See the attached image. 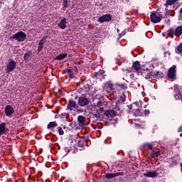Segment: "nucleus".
<instances>
[{
    "mask_svg": "<svg viewBox=\"0 0 182 182\" xmlns=\"http://www.w3.org/2000/svg\"><path fill=\"white\" fill-rule=\"evenodd\" d=\"M68 0H63V6L64 9H65V8H68Z\"/></svg>",
    "mask_w": 182,
    "mask_h": 182,
    "instance_id": "nucleus-27",
    "label": "nucleus"
},
{
    "mask_svg": "<svg viewBox=\"0 0 182 182\" xmlns=\"http://www.w3.org/2000/svg\"><path fill=\"white\" fill-rule=\"evenodd\" d=\"M93 77H96L97 79H99L100 77V75L99 73H95L93 74Z\"/></svg>",
    "mask_w": 182,
    "mask_h": 182,
    "instance_id": "nucleus-32",
    "label": "nucleus"
},
{
    "mask_svg": "<svg viewBox=\"0 0 182 182\" xmlns=\"http://www.w3.org/2000/svg\"><path fill=\"white\" fill-rule=\"evenodd\" d=\"M173 90H174V97L176 100H180L182 99V86L181 85H178L177 84H176L173 86Z\"/></svg>",
    "mask_w": 182,
    "mask_h": 182,
    "instance_id": "nucleus-3",
    "label": "nucleus"
},
{
    "mask_svg": "<svg viewBox=\"0 0 182 182\" xmlns=\"http://www.w3.org/2000/svg\"><path fill=\"white\" fill-rule=\"evenodd\" d=\"M119 103H124V98L123 96H121L119 100L118 101Z\"/></svg>",
    "mask_w": 182,
    "mask_h": 182,
    "instance_id": "nucleus-33",
    "label": "nucleus"
},
{
    "mask_svg": "<svg viewBox=\"0 0 182 182\" xmlns=\"http://www.w3.org/2000/svg\"><path fill=\"white\" fill-rule=\"evenodd\" d=\"M143 176L147 178H156V177L159 176V173L157 171H148L147 173H144Z\"/></svg>",
    "mask_w": 182,
    "mask_h": 182,
    "instance_id": "nucleus-10",
    "label": "nucleus"
},
{
    "mask_svg": "<svg viewBox=\"0 0 182 182\" xmlns=\"http://www.w3.org/2000/svg\"><path fill=\"white\" fill-rule=\"evenodd\" d=\"M123 72H127L129 73L130 72H134L136 73L138 76L143 75V71L141 68H140V63L136 61L133 63L132 68H122Z\"/></svg>",
    "mask_w": 182,
    "mask_h": 182,
    "instance_id": "nucleus-1",
    "label": "nucleus"
},
{
    "mask_svg": "<svg viewBox=\"0 0 182 182\" xmlns=\"http://www.w3.org/2000/svg\"><path fill=\"white\" fill-rule=\"evenodd\" d=\"M40 44L41 45H45L46 43V37H43L41 41H40Z\"/></svg>",
    "mask_w": 182,
    "mask_h": 182,
    "instance_id": "nucleus-28",
    "label": "nucleus"
},
{
    "mask_svg": "<svg viewBox=\"0 0 182 182\" xmlns=\"http://www.w3.org/2000/svg\"><path fill=\"white\" fill-rule=\"evenodd\" d=\"M11 39H15L17 42H23L26 39V33L20 31L11 36Z\"/></svg>",
    "mask_w": 182,
    "mask_h": 182,
    "instance_id": "nucleus-5",
    "label": "nucleus"
},
{
    "mask_svg": "<svg viewBox=\"0 0 182 182\" xmlns=\"http://www.w3.org/2000/svg\"><path fill=\"white\" fill-rule=\"evenodd\" d=\"M163 76V73L160 71H155L153 73L154 79H160Z\"/></svg>",
    "mask_w": 182,
    "mask_h": 182,
    "instance_id": "nucleus-16",
    "label": "nucleus"
},
{
    "mask_svg": "<svg viewBox=\"0 0 182 182\" xmlns=\"http://www.w3.org/2000/svg\"><path fill=\"white\" fill-rule=\"evenodd\" d=\"M6 133V123L2 122L0 124V137L2 134H5Z\"/></svg>",
    "mask_w": 182,
    "mask_h": 182,
    "instance_id": "nucleus-14",
    "label": "nucleus"
},
{
    "mask_svg": "<svg viewBox=\"0 0 182 182\" xmlns=\"http://www.w3.org/2000/svg\"><path fill=\"white\" fill-rule=\"evenodd\" d=\"M155 153H156V156H157V157H158L159 156H160L161 151H156V152H155Z\"/></svg>",
    "mask_w": 182,
    "mask_h": 182,
    "instance_id": "nucleus-37",
    "label": "nucleus"
},
{
    "mask_svg": "<svg viewBox=\"0 0 182 182\" xmlns=\"http://www.w3.org/2000/svg\"><path fill=\"white\" fill-rule=\"evenodd\" d=\"M86 118L82 115L78 116L77 121L80 124H83V123L85 122Z\"/></svg>",
    "mask_w": 182,
    "mask_h": 182,
    "instance_id": "nucleus-22",
    "label": "nucleus"
},
{
    "mask_svg": "<svg viewBox=\"0 0 182 182\" xmlns=\"http://www.w3.org/2000/svg\"><path fill=\"white\" fill-rule=\"evenodd\" d=\"M145 79H154L153 77V73L149 72L146 74Z\"/></svg>",
    "mask_w": 182,
    "mask_h": 182,
    "instance_id": "nucleus-25",
    "label": "nucleus"
},
{
    "mask_svg": "<svg viewBox=\"0 0 182 182\" xmlns=\"http://www.w3.org/2000/svg\"><path fill=\"white\" fill-rule=\"evenodd\" d=\"M29 59V53H26L24 55V60H28Z\"/></svg>",
    "mask_w": 182,
    "mask_h": 182,
    "instance_id": "nucleus-34",
    "label": "nucleus"
},
{
    "mask_svg": "<svg viewBox=\"0 0 182 182\" xmlns=\"http://www.w3.org/2000/svg\"><path fill=\"white\" fill-rule=\"evenodd\" d=\"M145 95H146V94L144 93V92H142V95H143V96H145Z\"/></svg>",
    "mask_w": 182,
    "mask_h": 182,
    "instance_id": "nucleus-44",
    "label": "nucleus"
},
{
    "mask_svg": "<svg viewBox=\"0 0 182 182\" xmlns=\"http://www.w3.org/2000/svg\"><path fill=\"white\" fill-rule=\"evenodd\" d=\"M145 146L149 149V150H151L153 149V144H146Z\"/></svg>",
    "mask_w": 182,
    "mask_h": 182,
    "instance_id": "nucleus-29",
    "label": "nucleus"
},
{
    "mask_svg": "<svg viewBox=\"0 0 182 182\" xmlns=\"http://www.w3.org/2000/svg\"><path fill=\"white\" fill-rule=\"evenodd\" d=\"M116 114H117V112H116V111L114 110H108L105 112V115L107 117H114V116H116Z\"/></svg>",
    "mask_w": 182,
    "mask_h": 182,
    "instance_id": "nucleus-15",
    "label": "nucleus"
},
{
    "mask_svg": "<svg viewBox=\"0 0 182 182\" xmlns=\"http://www.w3.org/2000/svg\"><path fill=\"white\" fill-rule=\"evenodd\" d=\"M16 68V62L14 60H9L6 66V73L14 72Z\"/></svg>",
    "mask_w": 182,
    "mask_h": 182,
    "instance_id": "nucleus-4",
    "label": "nucleus"
},
{
    "mask_svg": "<svg viewBox=\"0 0 182 182\" xmlns=\"http://www.w3.org/2000/svg\"><path fill=\"white\" fill-rule=\"evenodd\" d=\"M150 19L153 23H159L163 19V15L157 11H154L151 13Z\"/></svg>",
    "mask_w": 182,
    "mask_h": 182,
    "instance_id": "nucleus-2",
    "label": "nucleus"
},
{
    "mask_svg": "<svg viewBox=\"0 0 182 182\" xmlns=\"http://www.w3.org/2000/svg\"><path fill=\"white\" fill-rule=\"evenodd\" d=\"M166 53L167 54L168 53H164L165 55H166Z\"/></svg>",
    "mask_w": 182,
    "mask_h": 182,
    "instance_id": "nucleus-47",
    "label": "nucleus"
},
{
    "mask_svg": "<svg viewBox=\"0 0 182 182\" xmlns=\"http://www.w3.org/2000/svg\"><path fill=\"white\" fill-rule=\"evenodd\" d=\"M90 102V101L87 98L85 97H79L77 104L79 105V106H81V107H83L85 106H87Z\"/></svg>",
    "mask_w": 182,
    "mask_h": 182,
    "instance_id": "nucleus-8",
    "label": "nucleus"
},
{
    "mask_svg": "<svg viewBox=\"0 0 182 182\" xmlns=\"http://www.w3.org/2000/svg\"><path fill=\"white\" fill-rule=\"evenodd\" d=\"M133 105H137V104H136V103H134Z\"/></svg>",
    "mask_w": 182,
    "mask_h": 182,
    "instance_id": "nucleus-45",
    "label": "nucleus"
},
{
    "mask_svg": "<svg viewBox=\"0 0 182 182\" xmlns=\"http://www.w3.org/2000/svg\"><path fill=\"white\" fill-rule=\"evenodd\" d=\"M131 76H133V75H131Z\"/></svg>",
    "mask_w": 182,
    "mask_h": 182,
    "instance_id": "nucleus-49",
    "label": "nucleus"
},
{
    "mask_svg": "<svg viewBox=\"0 0 182 182\" xmlns=\"http://www.w3.org/2000/svg\"><path fill=\"white\" fill-rule=\"evenodd\" d=\"M163 36H164V33H162Z\"/></svg>",
    "mask_w": 182,
    "mask_h": 182,
    "instance_id": "nucleus-46",
    "label": "nucleus"
},
{
    "mask_svg": "<svg viewBox=\"0 0 182 182\" xmlns=\"http://www.w3.org/2000/svg\"><path fill=\"white\" fill-rule=\"evenodd\" d=\"M58 132L60 134V136H63V134H65V132L63 131V129H62V127H57Z\"/></svg>",
    "mask_w": 182,
    "mask_h": 182,
    "instance_id": "nucleus-24",
    "label": "nucleus"
},
{
    "mask_svg": "<svg viewBox=\"0 0 182 182\" xmlns=\"http://www.w3.org/2000/svg\"><path fill=\"white\" fill-rule=\"evenodd\" d=\"M98 73L100 74V76H102V75H105V71L103 70H100Z\"/></svg>",
    "mask_w": 182,
    "mask_h": 182,
    "instance_id": "nucleus-35",
    "label": "nucleus"
},
{
    "mask_svg": "<svg viewBox=\"0 0 182 182\" xmlns=\"http://www.w3.org/2000/svg\"><path fill=\"white\" fill-rule=\"evenodd\" d=\"M182 35V26H178L175 30V36H181Z\"/></svg>",
    "mask_w": 182,
    "mask_h": 182,
    "instance_id": "nucleus-19",
    "label": "nucleus"
},
{
    "mask_svg": "<svg viewBox=\"0 0 182 182\" xmlns=\"http://www.w3.org/2000/svg\"><path fill=\"white\" fill-rule=\"evenodd\" d=\"M168 77L169 79H176V65H173L171 68H169L168 71Z\"/></svg>",
    "mask_w": 182,
    "mask_h": 182,
    "instance_id": "nucleus-12",
    "label": "nucleus"
},
{
    "mask_svg": "<svg viewBox=\"0 0 182 182\" xmlns=\"http://www.w3.org/2000/svg\"><path fill=\"white\" fill-rule=\"evenodd\" d=\"M179 13L181 14V15H182V8L180 9Z\"/></svg>",
    "mask_w": 182,
    "mask_h": 182,
    "instance_id": "nucleus-41",
    "label": "nucleus"
},
{
    "mask_svg": "<svg viewBox=\"0 0 182 182\" xmlns=\"http://www.w3.org/2000/svg\"><path fill=\"white\" fill-rule=\"evenodd\" d=\"M178 133H180V132H182V127H179V128L178 129Z\"/></svg>",
    "mask_w": 182,
    "mask_h": 182,
    "instance_id": "nucleus-38",
    "label": "nucleus"
},
{
    "mask_svg": "<svg viewBox=\"0 0 182 182\" xmlns=\"http://www.w3.org/2000/svg\"><path fill=\"white\" fill-rule=\"evenodd\" d=\"M68 56V54L66 53H61L57 57H55V60H63V59H65Z\"/></svg>",
    "mask_w": 182,
    "mask_h": 182,
    "instance_id": "nucleus-20",
    "label": "nucleus"
},
{
    "mask_svg": "<svg viewBox=\"0 0 182 182\" xmlns=\"http://www.w3.org/2000/svg\"><path fill=\"white\" fill-rule=\"evenodd\" d=\"M15 109L11 105H7L4 108V112L7 117H11L14 114Z\"/></svg>",
    "mask_w": 182,
    "mask_h": 182,
    "instance_id": "nucleus-9",
    "label": "nucleus"
},
{
    "mask_svg": "<svg viewBox=\"0 0 182 182\" xmlns=\"http://www.w3.org/2000/svg\"><path fill=\"white\" fill-rule=\"evenodd\" d=\"M132 113H133L134 116H135L136 117H137L139 116H143V111H141V109H134L132 111Z\"/></svg>",
    "mask_w": 182,
    "mask_h": 182,
    "instance_id": "nucleus-17",
    "label": "nucleus"
},
{
    "mask_svg": "<svg viewBox=\"0 0 182 182\" xmlns=\"http://www.w3.org/2000/svg\"><path fill=\"white\" fill-rule=\"evenodd\" d=\"M117 32H119V29H117Z\"/></svg>",
    "mask_w": 182,
    "mask_h": 182,
    "instance_id": "nucleus-48",
    "label": "nucleus"
},
{
    "mask_svg": "<svg viewBox=\"0 0 182 182\" xmlns=\"http://www.w3.org/2000/svg\"><path fill=\"white\" fill-rule=\"evenodd\" d=\"M149 111H145V114H149Z\"/></svg>",
    "mask_w": 182,
    "mask_h": 182,
    "instance_id": "nucleus-42",
    "label": "nucleus"
},
{
    "mask_svg": "<svg viewBox=\"0 0 182 182\" xmlns=\"http://www.w3.org/2000/svg\"><path fill=\"white\" fill-rule=\"evenodd\" d=\"M67 23H68V19H66V18H64L61 19L60 23H58V28L63 30L66 29V28H68Z\"/></svg>",
    "mask_w": 182,
    "mask_h": 182,
    "instance_id": "nucleus-13",
    "label": "nucleus"
},
{
    "mask_svg": "<svg viewBox=\"0 0 182 182\" xmlns=\"http://www.w3.org/2000/svg\"><path fill=\"white\" fill-rule=\"evenodd\" d=\"M79 106H77V104H76V101H74L73 100H69V103L67 105L68 110H70V112H73L75 110H77Z\"/></svg>",
    "mask_w": 182,
    "mask_h": 182,
    "instance_id": "nucleus-6",
    "label": "nucleus"
},
{
    "mask_svg": "<svg viewBox=\"0 0 182 182\" xmlns=\"http://www.w3.org/2000/svg\"><path fill=\"white\" fill-rule=\"evenodd\" d=\"M168 35H176V31L173 28L168 30Z\"/></svg>",
    "mask_w": 182,
    "mask_h": 182,
    "instance_id": "nucleus-26",
    "label": "nucleus"
},
{
    "mask_svg": "<svg viewBox=\"0 0 182 182\" xmlns=\"http://www.w3.org/2000/svg\"><path fill=\"white\" fill-rule=\"evenodd\" d=\"M97 107H100V106H102V102H97Z\"/></svg>",
    "mask_w": 182,
    "mask_h": 182,
    "instance_id": "nucleus-36",
    "label": "nucleus"
},
{
    "mask_svg": "<svg viewBox=\"0 0 182 182\" xmlns=\"http://www.w3.org/2000/svg\"><path fill=\"white\" fill-rule=\"evenodd\" d=\"M124 35H126V32L123 31V32L121 33V36H124Z\"/></svg>",
    "mask_w": 182,
    "mask_h": 182,
    "instance_id": "nucleus-39",
    "label": "nucleus"
},
{
    "mask_svg": "<svg viewBox=\"0 0 182 182\" xmlns=\"http://www.w3.org/2000/svg\"><path fill=\"white\" fill-rule=\"evenodd\" d=\"M53 127H58V123L56 122H51L47 126V129H53Z\"/></svg>",
    "mask_w": 182,
    "mask_h": 182,
    "instance_id": "nucleus-21",
    "label": "nucleus"
},
{
    "mask_svg": "<svg viewBox=\"0 0 182 182\" xmlns=\"http://www.w3.org/2000/svg\"><path fill=\"white\" fill-rule=\"evenodd\" d=\"M80 143H82V141H80V142H79V146H80V147H83V144H80Z\"/></svg>",
    "mask_w": 182,
    "mask_h": 182,
    "instance_id": "nucleus-40",
    "label": "nucleus"
},
{
    "mask_svg": "<svg viewBox=\"0 0 182 182\" xmlns=\"http://www.w3.org/2000/svg\"><path fill=\"white\" fill-rule=\"evenodd\" d=\"M176 2H177V0H167L166 5V6H170L173 5V4H176Z\"/></svg>",
    "mask_w": 182,
    "mask_h": 182,
    "instance_id": "nucleus-23",
    "label": "nucleus"
},
{
    "mask_svg": "<svg viewBox=\"0 0 182 182\" xmlns=\"http://www.w3.org/2000/svg\"><path fill=\"white\" fill-rule=\"evenodd\" d=\"M103 92H107V93H110L113 90V84L110 82H105L102 85Z\"/></svg>",
    "mask_w": 182,
    "mask_h": 182,
    "instance_id": "nucleus-11",
    "label": "nucleus"
},
{
    "mask_svg": "<svg viewBox=\"0 0 182 182\" xmlns=\"http://www.w3.org/2000/svg\"><path fill=\"white\" fill-rule=\"evenodd\" d=\"M119 176H121L120 173H107L105 175V178H114V177H119Z\"/></svg>",
    "mask_w": 182,
    "mask_h": 182,
    "instance_id": "nucleus-18",
    "label": "nucleus"
},
{
    "mask_svg": "<svg viewBox=\"0 0 182 182\" xmlns=\"http://www.w3.org/2000/svg\"><path fill=\"white\" fill-rule=\"evenodd\" d=\"M110 21H112V14H109L98 18V22H100V23H103V22H110Z\"/></svg>",
    "mask_w": 182,
    "mask_h": 182,
    "instance_id": "nucleus-7",
    "label": "nucleus"
},
{
    "mask_svg": "<svg viewBox=\"0 0 182 182\" xmlns=\"http://www.w3.org/2000/svg\"><path fill=\"white\" fill-rule=\"evenodd\" d=\"M181 171H182V169H181Z\"/></svg>",
    "mask_w": 182,
    "mask_h": 182,
    "instance_id": "nucleus-50",
    "label": "nucleus"
},
{
    "mask_svg": "<svg viewBox=\"0 0 182 182\" xmlns=\"http://www.w3.org/2000/svg\"><path fill=\"white\" fill-rule=\"evenodd\" d=\"M103 109H104L103 107H100V110H101V112H103Z\"/></svg>",
    "mask_w": 182,
    "mask_h": 182,
    "instance_id": "nucleus-43",
    "label": "nucleus"
},
{
    "mask_svg": "<svg viewBox=\"0 0 182 182\" xmlns=\"http://www.w3.org/2000/svg\"><path fill=\"white\" fill-rule=\"evenodd\" d=\"M156 157H157L156 151H153L151 154V159H156Z\"/></svg>",
    "mask_w": 182,
    "mask_h": 182,
    "instance_id": "nucleus-31",
    "label": "nucleus"
},
{
    "mask_svg": "<svg viewBox=\"0 0 182 182\" xmlns=\"http://www.w3.org/2000/svg\"><path fill=\"white\" fill-rule=\"evenodd\" d=\"M42 49H43V44H41V43H39V44H38V52H41V50H42Z\"/></svg>",
    "mask_w": 182,
    "mask_h": 182,
    "instance_id": "nucleus-30",
    "label": "nucleus"
}]
</instances>
